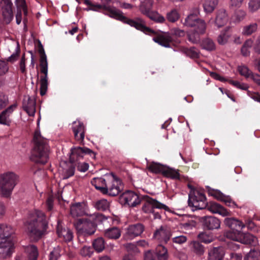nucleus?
Wrapping results in <instances>:
<instances>
[{
	"label": "nucleus",
	"instance_id": "f257e3e1",
	"mask_svg": "<svg viewBox=\"0 0 260 260\" xmlns=\"http://www.w3.org/2000/svg\"><path fill=\"white\" fill-rule=\"evenodd\" d=\"M120 200L131 207H137L142 202V211L145 213L152 214L154 219L161 218L162 210L167 211L170 210L168 206L156 199L147 195L138 194L131 190H127L122 193L120 196Z\"/></svg>",
	"mask_w": 260,
	"mask_h": 260
},
{
	"label": "nucleus",
	"instance_id": "f03ea898",
	"mask_svg": "<svg viewBox=\"0 0 260 260\" xmlns=\"http://www.w3.org/2000/svg\"><path fill=\"white\" fill-rule=\"evenodd\" d=\"M91 183L103 194L112 197L118 195L123 189L121 180L113 173L106 174L104 178H94Z\"/></svg>",
	"mask_w": 260,
	"mask_h": 260
},
{
	"label": "nucleus",
	"instance_id": "7ed1b4c3",
	"mask_svg": "<svg viewBox=\"0 0 260 260\" xmlns=\"http://www.w3.org/2000/svg\"><path fill=\"white\" fill-rule=\"evenodd\" d=\"M124 23L128 24L136 29L146 35L155 36L153 40L165 47H170L173 43V39L169 34L161 31L157 33L154 30L146 26V21L141 17H137L134 19L126 18Z\"/></svg>",
	"mask_w": 260,
	"mask_h": 260
},
{
	"label": "nucleus",
	"instance_id": "20e7f679",
	"mask_svg": "<svg viewBox=\"0 0 260 260\" xmlns=\"http://www.w3.org/2000/svg\"><path fill=\"white\" fill-rule=\"evenodd\" d=\"M224 223L230 228V230L225 232L224 234V236L228 239L244 244L253 243L255 240L254 236L241 232L242 229L245 227V224L241 221L234 218H226Z\"/></svg>",
	"mask_w": 260,
	"mask_h": 260
},
{
	"label": "nucleus",
	"instance_id": "39448f33",
	"mask_svg": "<svg viewBox=\"0 0 260 260\" xmlns=\"http://www.w3.org/2000/svg\"><path fill=\"white\" fill-rule=\"evenodd\" d=\"M41 116L37 120V127L34 132V162L42 165L46 164L48 159L50 147L47 140L41 135L39 124Z\"/></svg>",
	"mask_w": 260,
	"mask_h": 260
},
{
	"label": "nucleus",
	"instance_id": "423d86ee",
	"mask_svg": "<svg viewBox=\"0 0 260 260\" xmlns=\"http://www.w3.org/2000/svg\"><path fill=\"white\" fill-rule=\"evenodd\" d=\"M34 44L35 49L40 55L39 67L40 72L42 75L40 76V94L44 96L46 94L48 89V62L47 56L41 41L34 38Z\"/></svg>",
	"mask_w": 260,
	"mask_h": 260
},
{
	"label": "nucleus",
	"instance_id": "0eeeda50",
	"mask_svg": "<svg viewBox=\"0 0 260 260\" xmlns=\"http://www.w3.org/2000/svg\"><path fill=\"white\" fill-rule=\"evenodd\" d=\"M88 155L92 158H95V153L92 150L85 147H75L72 148L70 155V162L75 166L78 165L77 169L80 172H85L88 169L89 165L87 163L82 162L84 157Z\"/></svg>",
	"mask_w": 260,
	"mask_h": 260
},
{
	"label": "nucleus",
	"instance_id": "6e6552de",
	"mask_svg": "<svg viewBox=\"0 0 260 260\" xmlns=\"http://www.w3.org/2000/svg\"><path fill=\"white\" fill-rule=\"evenodd\" d=\"M48 221L45 213L34 210V242L42 239L47 234Z\"/></svg>",
	"mask_w": 260,
	"mask_h": 260
},
{
	"label": "nucleus",
	"instance_id": "1a4fd4ad",
	"mask_svg": "<svg viewBox=\"0 0 260 260\" xmlns=\"http://www.w3.org/2000/svg\"><path fill=\"white\" fill-rule=\"evenodd\" d=\"M19 182V176L14 172H7L0 175V194L8 197Z\"/></svg>",
	"mask_w": 260,
	"mask_h": 260
},
{
	"label": "nucleus",
	"instance_id": "9d476101",
	"mask_svg": "<svg viewBox=\"0 0 260 260\" xmlns=\"http://www.w3.org/2000/svg\"><path fill=\"white\" fill-rule=\"evenodd\" d=\"M188 188L191 189L189 194L188 205L194 207L195 209H208L209 203L206 202V198L204 193L197 190H195L191 185H188Z\"/></svg>",
	"mask_w": 260,
	"mask_h": 260
},
{
	"label": "nucleus",
	"instance_id": "9b49d317",
	"mask_svg": "<svg viewBox=\"0 0 260 260\" xmlns=\"http://www.w3.org/2000/svg\"><path fill=\"white\" fill-rule=\"evenodd\" d=\"M199 11L196 9L190 13L185 19L183 24L188 27H193L194 28L200 29V32H203L206 29V24L203 20L198 17Z\"/></svg>",
	"mask_w": 260,
	"mask_h": 260
},
{
	"label": "nucleus",
	"instance_id": "f8f14e48",
	"mask_svg": "<svg viewBox=\"0 0 260 260\" xmlns=\"http://www.w3.org/2000/svg\"><path fill=\"white\" fill-rule=\"evenodd\" d=\"M16 241L15 238L0 241V257L7 258L12 256L15 252Z\"/></svg>",
	"mask_w": 260,
	"mask_h": 260
},
{
	"label": "nucleus",
	"instance_id": "ddd939ff",
	"mask_svg": "<svg viewBox=\"0 0 260 260\" xmlns=\"http://www.w3.org/2000/svg\"><path fill=\"white\" fill-rule=\"evenodd\" d=\"M77 230L78 239L80 243H83L87 240V238L94 234L93 230L90 229L82 220L78 219L76 223Z\"/></svg>",
	"mask_w": 260,
	"mask_h": 260
},
{
	"label": "nucleus",
	"instance_id": "4468645a",
	"mask_svg": "<svg viewBox=\"0 0 260 260\" xmlns=\"http://www.w3.org/2000/svg\"><path fill=\"white\" fill-rule=\"evenodd\" d=\"M107 218L102 214L94 213L88 215V217L80 218L90 229L96 231L97 225L106 220Z\"/></svg>",
	"mask_w": 260,
	"mask_h": 260
},
{
	"label": "nucleus",
	"instance_id": "2eb2a0df",
	"mask_svg": "<svg viewBox=\"0 0 260 260\" xmlns=\"http://www.w3.org/2000/svg\"><path fill=\"white\" fill-rule=\"evenodd\" d=\"M168 257L167 249L161 244L156 248V252L148 251L144 255V260H167Z\"/></svg>",
	"mask_w": 260,
	"mask_h": 260
},
{
	"label": "nucleus",
	"instance_id": "dca6fc26",
	"mask_svg": "<svg viewBox=\"0 0 260 260\" xmlns=\"http://www.w3.org/2000/svg\"><path fill=\"white\" fill-rule=\"evenodd\" d=\"M173 236L170 228L161 226L153 234V238L163 244H172L170 238Z\"/></svg>",
	"mask_w": 260,
	"mask_h": 260
},
{
	"label": "nucleus",
	"instance_id": "f3484780",
	"mask_svg": "<svg viewBox=\"0 0 260 260\" xmlns=\"http://www.w3.org/2000/svg\"><path fill=\"white\" fill-rule=\"evenodd\" d=\"M72 128L75 140L80 144L83 145L85 133V127L83 123L79 121H75L73 122Z\"/></svg>",
	"mask_w": 260,
	"mask_h": 260
},
{
	"label": "nucleus",
	"instance_id": "a211bd4d",
	"mask_svg": "<svg viewBox=\"0 0 260 260\" xmlns=\"http://www.w3.org/2000/svg\"><path fill=\"white\" fill-rule=\"evenodd\" d=\"M70 214L74 217H79L85 215L88 217V207L84 202H79L73 204L70 207Z\"/></svg>",
	"mask_w": 260,
	"mask_h": 260
},
{
	"label": "nucleus",
	"instance_id": "6ab92c4d",
	"mask_svg": "<svg viewBox=\"0 0 260 260\" xmlns=\"http://www.w3.org/2000/svg\"><path fill=\"white\" fill-rule=\"evenodd\" d=\"M145 230L144 225L140 223L131 224L127 228L124 237L126 240H132L140 236Z\"/></svg>",
	"mask_w": 260,
	"mask_h": 260
},
{
	"label": "nucleus",
	"instance_id": "aec40b11",
	"mask_svg": "<svg viewBox=\"0 0 260 260\" xmlns=\"http://www.w3.org/2000/svg\"><path fill=\"white\" fill-rule=\"evenodd\" d=\"M209 194L214 197L217 200L224 203L225 205L228 206L234 207L236 206L235 203L232 201L230 196L224 195L219 190L215 189L209 190Z\"/></svg>",
	"mask_w": 260,
	"mask_h": 260
},
{
	"label": "nucleus",
	"instance_id": "412c9836",
	"mask_svg": "<svg viewBox=\"0 0 260 260\" xmlns=\"http://www.w3.org/2000/svg\"><path fill=\"white\" fill-rule=\"evenodd\" d=\"M105 11L106 15L111 18L119 20L124 23L126 20L127 17L123 15L122 12L115 7H105Z\"/></svg>",
	"mask_w": 260,
	"mask_h": 260
},
{
	"label": "nucleus",
	"instance_id": "4be33fe9",
	"mask_svg": "<svg viewBox=\"0 0 260 260\" xmlns=\"http://www.w3.org/2000/svg\"><path fill=\"white\" fill-rule=\"evenodd\" d=\"M15 229L7 224H0V240H4L14 238Z\"/></svg>",
	"mask_w": 260,
	"mask_h": 260
},
{
	"label": "nucleus",
	"instance_id": "5701e85b",
	"mask_svg": "<svg viewBox=\"0 0 260 260\" xmlns=\"http://www.w3.org/2000/svg\"><path fill=\"white\" fill-rule=\"evenodd\" d=\"M204 229L209 230L218 229L220 226V220L213 216H206L203 218Z\"/></svg>",
	"mask_w": 260,
	"mask_h": 260
},
{
	"label": "nucleus",
	"instance_id": "b1692460",
	"mask_svg": "<svg viewBox=\"0 0 260 260\" xmlns=\"http://www.w3.org/2000/svg\"><path fill=\"white\" fill-rule=\"evenodd\" d=\"M83 3L89 6L88 10H92L94 11H99L100 10L103 9L105 11V7H110L109 5L111 0H100L102 3L100 4H94L91 3L89 0H83Z\"/></svg>",
	"mask_w": 260,
	"mask_h": 260
},
{
	"label": "nucleus",
	"instance_id": "393cba45",
	"mask_svg": "<svg viewBox=\"0 0 260 260\" xmlns=\"http://www.w3.org/2000/svg\"><path fill=\"white\" fill-rule=\"evenodd\" d=\"M207 209L213 213H218L222 216H226L229 213L225 208L214 202H211L209 203Z\"/></svg>",
	"mask_w": 260,
	"mask_h": 260
},
{
	"label": "nucleus",
	"instance_id": "a878e982",
	"mask_svg": "<svg viewBox=\"0 0 260 260\" xmlns=\"http://www.w3.org/2000/svg\"><path fill=\"white\" fill-rule=\"evenodd\" d=\"M224 252L222 247H214L208 252V260H222Z\"/></svg>",
	"mask_w": 260,
	"mask_h": 260
},
{
	"label": "nucleus",
	"instance_id": "bb28decb",
	"mask_svg": "<svg viewBox=\"0 0 260 260\" xmlns=\"http://www.w3.org/2000/svg\"><path fill=\"white\" fill-rule=\"evenodd\" d=\"M15 108L16 105H12L1 113L0 114L1 124L6 125H9L10 124L11 120L9 117Z\"/></svg>",
	"mask_w": 260,
	"mask_h": 260
},
{
	"label": "nucleus",
	"instance_id": "cd10ccee",
	"mask_svg": "<svg viewBox=\"0 0 260 260\" xmlns=\"http://www.w3.org/2000/svg\"><path fill=\"white\" fill-rule=\"evenodd\" d=\"M162 176L173 180L181 179L179 170L166 166Z\"/></svg>",
	"mask_w": 260,
	"mask_h": 260
},
{
	"label": "nucleus",
	"instance_id": "c85d7f7f",
	"mask_svg": "<svg viewBox=\"0 0 260 260\" xmlns=\"http://www.w3.org/2000/svg\"><path fill=\"white\" fill-rule=\"evenodd\" d=\"M56 232L58 237H62L67 242L71 241L73 238V232L69 229H63L58 225Z\"/></svg>",
	"mask_w": 260,
	"mask_h": 260
},
{
	"label": "nucleus",
	"instance_id": "c756f323",
	"mask_svg": "<svg viewBox=\"0 0 260 260\" xmlns=\"http://www.w3.org/2000/svg\"><path fill=\"white\" fill-rule=\"evenodd\" d=\"M153 4V0L142 1L139 6L140 11L142 14L147 16L153 11L152 10Z\"/></svg>",
	"mask_w": 260,
	"mask_h": 260
},
{
	"label": "nucleus",
	"instance_id": "7c9ffc66",
	"mask_svg": "<svg viewBox=\"0 0 260 260\" xmlns=\"http://www.w3.org/2000/svg\"><path fill=\"white\" fill-rule=\"evenodd\" d=\"M104 236L107 238L116 240L120 237L121 231L118 228L113 226L105 231Z\"/></svg>",
	"mask_w": 260,
	"mask_h": 260
},
{
	"label": "nucleus",
	"instance_id": "2f4dec72",
	"mask_svg": "<svg viewBox=\"0 0 260 260\" xmlns=\"http://www.w3.org/2000/svg\"><path fill=\"white\" fill-rule=\"evenodd\" d=\"M166 166L156 162H151L147 164V169L151 173L160 174L162 175Z\"/></svg>",
	"mask_w": 260,
	"mask_h": 260
},
{
	"label": "nucleus",
	"instance_id": "473e14b6",
	"mask_svg": "<svg viewBox=\"0 0 260 260\" xmlns=\"http://www.w3.org/2000/svg\"><path fill=\"white\" fill-rule=\"evenodd\" d=\"M200 29L194 28L192 31H189L187 34L188 40L193 43L197 44L200 41V35H203L205 32L206 29H204L203 32H200Z\"/></svg>",
	"mask_w": 260,
	"mask_h": 260
},
{
	"label": "nucleus",
	"instance_id": "72a5a7b5",
	"mask_svg": "<svg viewBox=\"0 0 260 260\" xmlns=\"http://www.w3.org/2000/svg\"><path fill=\"white\" fill-rule=\"evenodd\" d=\"M228 17L224 10H219L217 12L215 20V25L218 27L223 26L228 21Z\"/></svg>",
	"mask_w": 260,
	"mask_h": 260
},
{
	"label": "nucleus",
	"instance_id": "f704fd0d",
	"mask_svg": "<svg viewBox=\"0 0 260 260\" xmlns=\"http://www.w3.org/2000/svg\"><path fill=\"white\" fill-rule=\"evenodd\" d=\"M230 30L231 27H228L223 31L221 32L217 38V42L219 44L223 45L228 42L232 35Z\"/></svg>",
	"mask_w": 260,
	"mask_h": 260
},
{
	"label": "nucleus",
	"instance_id": "c9c22d12",
	"mask_svg": "<svg viewBox=\"0 0 260 260\" xmlns=\"http://www.w3.org/2000/svg\"><path fill=\"white\" fill-rule=\"evenodd\" d=\"M12 7V6H9L2 8L4 20L7 24L9 23L13 18Z\"/></svg>",
	"mask_w": 260,
	"mask_h": 260
},
{
	"label": "nucleus",
	"instance_id": "e433bc0d",
	"mask_svg": "<svg viewBox=\"0 0 260 260\" xmlns=\"http://www.w3.org/2000/svg\"><path fill=\"white\" fill-rule=\"evenodd\" d=\"M182 52L190 58L198 59L200 58V51L194 47L183 48Z\"/></svg>",
	"mask_w": 260,
	"mask_h": 260
},
{
	"label": "nucleus",
	"instance_id": "4c0bfd02",
	"mask_svg": "<svg viewBox=\"0 0 260 260\" xmlns=\"http://www.w3.org/2000/svg\"><path fill=\"white\" fill-rule=\"evenodd\" d=\"M22 107L28 115H32V101L29 96H25L23 101Z\"/></svg>",
	"mask_w": 260,
	"mask_h": 260
},
{
	"label": "nucleus",
	"instance_id": "58836bf2",
	"mask_svg": "<svg viewBox=\"0 0 260 260\" xmlns=\"http://www.w3.org/2000/svg\"><path fill=\"white\" fill-rule=\"evenodd\" d=\"M180 18V14L178 11L176 9H173L170 11L167 12L166 18L167 20L171 23L176 22Z\"/></svg>",
	"mask_w": 260,
	"mask_h": 260
},
{
	"label": "nucleus",
	"instance_id": "ea45409f",
	"mask_svg": "<svg viewBox=\"0 0 260 260\" xmlns=\"http://www.w3.org/2000/svg\"><path fill=\"white\" fill-rule=\"evenodd\" d=\"M218 4V0H206L203 4L205 11L207 13H211L215 8Z\"/></svg>",
	"mask_w": 260,
	"mask_h": 260
},
{
	"label": "nucleus",
	"instance_id": "a19ab883",
	"mask_svg": "<svg viewBox=\"0 0 260 260\" xmlns=\"http://www.w3.org/2000/svg\"><path fill=\"white\" fill-rule=\"evenodd\" d=\"M92 246L96 251L100 252L105 248V240L102 238H98L92 242Z\"/></svg>",
	"mask_w": 260,
	"mask_h": 260
},
{
	"label": "nucleus",
	"instance_id": "79ce46f5",
	"mask_svg": "<svg viewBox=\"0 0 260 260\" xmlns=\"http://www.w3.org/2000/svg\"><path fill=\"white\" fill-rule=\"evenodd\" d=\"M147 17L156 23H162L166 21L165 18L156 11H153Z\"/></svg>",
	"mask_w": 260,
	"mask_h": 260
},
{
	"label": "nucleus",
	"instance_id": "37998d69",
	"mask_svg": "<svg viewBox=\"0 0 260 260\" xmlns=\"http://www.w3.org/2000/svg\"><path fill=\"white\" fill-rule=\"evenodd\" d=\"M244 260H260V251L257 249H251L244 256Z\"/></svg>",
	"mask_w": 260,
	"mask_h": 260
},
{
	"label": "nucleus",
	"instance_id": "c03bdc74",
	"mask_svg": "<svg viewBox=\"0 0 260 260\" xmlns=\"http://www.w3.org/2000/svg\"><path fill=\"white\" fill-rule=\"evenodd\" d=\"M257 25L256 23L245 26L242 30V34L245 36H250L256 31Z\"/></svg>",
	"mask_w": 260,
	"mask_h": 260
},
{
	"label": "nucleus",
	"instance_id": "a18cd8bd",
	"mask_svg": "<svg viewBox=\"0 0 260 260\" xmlns=\"http://www.w3.org/2000/svg\"><path fill=\"white\" fill-rule=\"evenodd\" d=\"M202 48L208 51H212L215 49V45L212 40L209 38L204 39L201 44Z\"/></svg>",
	"mask_w": 260,
	"mask_h": 260
},
{
	"label": "nucleus",
	"instance_id": "49530a36",
	"mask_svg": "<svg viewBox=\"0 0 260 260\" xmlns=\"http://www.w3.org/2000/svg\"><path fill=\"white\" fill-rule=\"evenodd\" d=\"M95 208L101 211H106L109 208V203L107 200L102 199L96 202Z\"/></svg>",
	"mask_w": 260,
	"mask_h": 260
},
{
	"label": "nucleus",
	"instance_id": "de8ad7c7",
	"mask_svg": "<svg viewBox=\"0 0 260 260\" xmlns=\"http://www.w3.org/2000/svg\"><path fill=\"white\" fill-rule=\"evenodd\" d=\"M248 9L251 12H255L260 9V0H249Z\"/></svg>",
	"mask_w": 260,
	"mask_h": 260
},
{
	"label": "nucleus",
	"instance_id": "09e8293b",
	"mask_svg": "<svg viewBox=\"0 0 260 260\" xmlns=\"http://www.w3.org/2000/svg\"><path fill=\"white\" fill-rule=\"evenodd\" d=\"M238 70L241 75L244 76L246 78H249L252 72L245 66H239Z\"/></svg>",
	"mask_w": 260,
	"mask_h": 260
},
{
	"label": "nucleus",
	"instance_id": "8fccbe9b",
	"mask_svg": "<svg viewBox=\"0 0 260 260\" xmlns=\"http://www.w3.org/2000/svg\"><path fill=\"white\" fill-rule=\"evenodd\" d=\"M15 4L17 10H22L24 15L27 14V11L25 0H15Z\"/></svg>",
	"mask_w": 260,
	"mask_h": 260
},
{
	"label": "nucleus",
	"instance_id": "3c124183",
	"mask_svg": "<svg viewBox=\"0 0 260 260\" xmlns=\"http://www.w3.org/2000/svg\"><path fill=\"white\" fill-rule=\"evenodd\" d=\"M128 254H132L134 256V254L138 253L139 252V250L137 247V246L132 243L127 244L126 246Z\"/></svg>",
	"mask_w": 260,
	"mask_h": 260
},
{
	"label": "nucleus",
	"instance_id": "603ef678",
	"mask_svg": "<svg viewBox=\"0 0 260 260\" xmlns=\"http://www.w3.org/2000/svg\"><path fill=\"white\" fill-rule=\"evenodd\" d=\"M198 237L201 242H203L206 244L210 243L213 241V238L211 236H210L204 233L200 234Z\"/></svg>",
	"mask_w": 260,
	"mask_h": 260
},
{
	"label": "nucleus",
	"instance_id": "864d4df0",
	"mask_svg": "<svg viewBox=\"0 0 260 260\" xmlns=\"http://www.w3.org/2000/svg\"><path fill=\"white\" fill-rule=\"evenodd\" d=\"M60 249L59 248H54L53 250L50 252L49 255V260H58L60 257Z\"/></svg>",
	"mask_w": 260,
	"mask_h": 260
},
{
	"label": "nucleus",
	"instance_id": "5fc2aeb1",
	"mask_svg": "<svg viewBox=\"0 0 260 260\" xmlns=\"http://www.w3.org/2000/svg\"><path fill=\"white\" fill-rule=\"evenodd\" d=\"M172 242L176 244H182L184 243L187 241V238L186 236L180 235L177 236H174L172 238Z\"/></svg>",
	"mask_w": 260,
	"mask_h": 260
},
{
	"label": "nucleus",
	"instance_id": "6e6d98bb",
	"mask_svg": "<svg viewBox=\"0 0 260 260\" xmlns=\"http://www.w3.org/2000/svg\"><path fill=\"white\" fill-rule=\"evenodd\" d=\"M24 229L27 234L30 236L32 232V223L31 219L24 222Z\"/></svg>",
	"mask_w": 260,
	"mask_h": 260
},
{
	"label": "nucleus",
	"instance_id": "4d7b16f0",
	"mask_svg": "<svg viewBox=\"0 0 260 260\" xmlns=\"http://www.w3.org/2000/svg\"><path fill=\"white\" fill-rule=\"evenodd\" d=\"M193 248L195 252L200 255L202 254L204 252V248L203 246L199 242H195L193 243Z\"/></svg>",
	"mask_w": 260,
	"mask_h": 260
},
{
	"label": "nucleus",
	"instance_id": "13d9d810",
	"mask_svg": "<svg viewBox=\"0 0 260 260\" xmlns=\"http://www.w3.org/2000/svg\"><path fill=\"white\" fill-rule=\"evenodd\" d=\"M93 251L90 247L84 246L80 250V254L84 256H90Z\"/></svg>",
	"mask_w": 260,
	"mask_h": 260
},
{
	"label": "nucleus",
	"instance_id": "bf43d9fd",
	"mask_svg": "<svg viewBox=\"0 0 260 260\" xmlns=\"http://www.w3.org/2000/svg\"><path fill=\"white\" fill-rule=\"evenodd\" d=\"M75 165L72 164L68 169L66 170L64 174V178H68L73 176L75 173Z\"/></svg>",
	"mask_w": 260,
	"mask_h": 260
},
{
	"label": "nucleus",
	"instance_id": "052dcab7",
	"mask_svg": "<svg viewBox=\"0 0 260 260\" xmlns=\"http://www.w3.org/2000/svg\"><path fill=\"white\" fill-rule=\"evenodd\" d=\"M8 71V67L6 62L0 60V76L5 75Z\"/></svg>",
	"mask_w": 260,
	"mask_h": 260
},
{
	"label": "nucleus",
	"instance_id": "680f3d73",
	"mask_svg": "<svg viewBox=\"0 0 260 260\" xmlns=\"http://www.w3.org/2000/svg\"><path fill=\"white\" fill-rule=\"evenodd\" d=\"M8 102V97L3 93H0V110L6 107Z\"/></svg>",
	"mask_w": 260,
	"mask_h": 260
},
{
	"label": "nucleus",
	"instance_id": "e2e57ef3",
	"mask_svg": "<svg viewBox=\"0 0 260 260\" xmlns=\"http://www.w3.org/2000/svg\"><path fill=\"white\" fill-rule=\"evenodd\" d=\"M244 0H231L230 5L233 7L239 8L242 5Z\"/></svg>",
	"mask_w": 260,
	"mask_h": 260
},
{
	"label": "nucleus",
	"instance_id": "0e129e2a",
	"mask_svg": "<svg viewBox=\"0 0 260 260\" xmlns=\"http://www.w3.org/2000/svg\"><path fill=\"white\" fill-rule=\"evenodd\" d=\"M19 52V47L17 46L16 52L15 53L12 54L8 58V61L11 62H14L18 58Z\"/></svg>",
	"mask_w": 260,
	"mask_h": 260
},
{
	"label": "nucleus",
	"instance_id": "69168bd1",
	"mask_svg": "<svg viewBox=\"0 0 260 260\" xmlns=\"http://www.w3.org/2000/svg\"><path fill=\"white\" fill-rule=\"evenodd\" d=\"M252 79L255 83L257 85H260V75L257 74H253V73L251 74L250 78Z\"/></svg>",
	"mask_w": 260,
	"mask_h": 260
},
{
	"label": "nucleus",
	"instance_id": "338daca9",
	"mask_svg": "<svg viewBox=\"0 0 260 260\" xmlns=\"http://www.w3.org/2000/svg\"><path fill=\"white\" fill-rule=\"evenodd\" d=\"M210 75L212 78L220 81L224 82L225 81L223 77L220 76L218 74L215 72H211Z\"/></svg>",
	"mask_w": 260,
	"mask_h": 260
},
{
	"label": "nucleus",
	"instance_id": "774afa93",
	"mask_svg": "<svg viewBox=\"0 0 260 260\" xmlns=\"http://www.w3.org/2000/svg\"><path fill=\"white\" fill-rule=\"evenodd\" d=\"M173 34L178 37H183L185 35V31L183 30L180 29L179 28H174L173 29Z\"/></svg>",
	"mask_w": 260,
	"mask_h": 260
}]
</instances>
